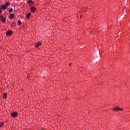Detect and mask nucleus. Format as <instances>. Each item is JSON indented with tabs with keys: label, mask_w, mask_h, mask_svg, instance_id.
<instances>
[{
	"label": "nucleus",
	"mask_w": 130,
	"mask_h": 130,
	"mask_svg": "<svg viewBox=\"0 0 130 130\" xmlns=\"http://www.w3.org/2000/svg\"><path fill=\"white\" fill-rule=\"evenodd\" d=\"M9 12L10 13H12V12H13V8H10L9 10Z\"/></svg>",
	"instance_id": "obj_14"
},
{
	"label": "nucleus",
	"mask_w": 130,
	"mask_h": 130,
	"mask_svg": "<svg viewBox=\"0 0 130 130\" xmlns=\"http://www.w3.org/2000/svg\"><path fill=\"white\" fill-rule=\"evenodd\" d=\"M71 65H72V63H70V64H69V66H71Z\"/></svg>",
	"instance_id": "obj_18"
},
{
	"label": "nucleus",
	"mask_w": 130,
	"mask_h": 130,
	"mask_svg": "<svg viewBox=\"0 0 130 130\" xmlns=\"http://www.w3.org/2000/svg\"><path fill=\"white\" fill-rule=\"evenodd\" d=\"M3 10H2V7H0V13H2Z\"/></svg>",
	"instance_id": "obj_16"
},
{
	"label": "nucleus",
	"mask_w": 130,
	"mask_h": 130,
	"mask_svg": "<svg viewBox=\"0 0 130 130\" xmlns=\"http://www.w3.org/2000/svg\"><path fill=\"white\" fill-rule=\"evenodd\" d=\"M7 97H8V94H7V93H4L3 94V98L4 99H7Z\"/></svg>",
	"instance_id": "obj_7"
},
{
	"label": "nucleus",
	"mask_w": 130,
	"mask_h": 130,
	"mask_svg": "<svg viewBox=\"0 0 130 130\" xmlns=\"http://www.w3.org/2000/svg\"><path fill=\"white\" fill-rule=\"evenodd\" d=\"M80 18H82V15L80 16Z\"/></svg>",
	"instance_id": "obj_19"
},
{
	"label": "nucleus",
	"mask_w": 130,
	"mask_h": 130,
	"mask_svg": "<svg viewBox=\"0 0 130 130\" xmlns=\"http://www.w3.org/2000/svg\"><path fill=\"white\" fill-rule=\"evenodd\" d=\"M27 3L29 4V5H32L33 4V1L32 0H28L27 1Z\"/></svg>",
	"instance_id": "obj_8"
},
{
	"label": "nucleus",
	"mask_w": 130,
	"mask_h": 130,
	"mask_svg": "<svg viewBox=\"0 0 130 130\" xmlns=\"http://www.w3.org/2000/svg\"><path fill=\"white\" fill-rule=\"evenodd\" d=\"M40 45H41V42H39L38 43H37L36 44V47H38V46H40Z\"/></svg>",
	"instance_id": "obj_5"
},
{
	"label": "nucleus",
	"mask_w": 130,
	"mask_h": 130,
	"mask_svg": "<svg viewBox=\"0 0 130 130\" xmlns=\"http://www.w3.org/2000/svg\"><path fill=\"white\" fill-rule=\"evenodd\" d=\"M1 8L2 9H3V10H6V9H7V7L5 5L1 6Z\"/></svg>",
	"instance_id": "obj_11"
},
{
	"label": "nucleus",
	"mask_w": 130,
	"mask_h": 130,
	"mask_svg": "<svg viewBox=\"0 0 130 130\" xmlns=\"http://www.w3.org/2000/svg\"><path fill=\"white\" fill-rule=\"evenodd\" d=\"M18 25H19V26L22 25V22H21V20H18Z\"/></svg>",
	"instance_id": "obj_13"
},
{
	"label": "nucleus",
	"mask_w": 130,
	"mask_h": 130,
	"mask_svg": "<svg viewBox=\"0 0 130 130\" xmlns=\"http://www.w3.org/2000/svg\"><path fill=\"white\" fill-rule=\"evenodd\" d=\"M9 5H10V2H6V3L4 5H5L6 7H7L8 6H9Z\"/></svg>",
	"instance_id": "obj_12"
},
{
	"label": "nucleus",
	"mask_w": 130,
	"mask_h": 130,
	"mask_svg": "<svg viewBox=\"0 0 130 130\" xmlns=\"http://www.w3.org/2000/svg\"><path fill=\"white\" fill-rule=\"evenodd\" d=\"M31 16V13H28L26 15V18L27 19H29L30 18V16Z\"/></svg>",
	"instance_id": "obj_9"
},
{
	"label": "nucleus",
	"mask_w": 130,
	"mask_h": 130,
	"mask_svg": "<svg viewBox=\"0 0 130 130\" xmlns=\"http://www.w3.org/2000/svg\"><path fill=\"white\" fill-rule=\"evenodd\" d=\"M3 125H4V123L3 122H1L0 123V127H2V126H3Z\"/></svg>",
	"instance_id": "obj_15"
},
{
	"label": "nucleus",
	"mask_w": 130,
	"mask_h": 130,
	"mask_svg": "<svg viewBox=\"0 0 130 130\" xmlns=\"http://www.w3.org/2000/svg\"><path fill=\"white\" fill-rule=\"evenodd\" d=\"M12 34V31H8L6 32V36H10Z\"/></svg>",
	"instance_id": "obj_6"
},
{
	"label": "nucleus",
	"mask_w": 130,
	"mask_h": 130,
	"mask_svg": "<svg viewBox=\"0 0 130 130\" xmlns=\"http://www.w3.org/2000/svg\"><path fill=\"white\" fill-rule=\"evenodd\" d=\"M17 115H18V112H13L12 113V116H13V117H16Z\"/></svg>",
	"instance_id": "obj_3"
},
{
	"label": "nucleus",
	"mask_w": 130,
	"mask_h": 130,
	"mask_svg": "<svg viewBox=\"0 0 130 130\" xmlns=\"http://www.w3.org/2000/svg\"><path fill=\"white\" fill-rule=\"evenodd\" d=\"M30 10L32 13H35V11H36V8H35V7H32L31 8Z\"/></svg>",
	"instance_id": "obj_4"
},
{
	"label": "nucleus",
	"mask_w": 130,
	"mask_h": 130,
	"mask_svg": "<svg viewBox=\"0 0 130 130\" xmlns=\"http://www.w3.org/2000/svg\"><path fill=\"white\" fill-rule=\"evenodd\" d=\"M14 15L13 14L10 15L9 18L10 19H14Z\"/></svg>",
	"instance_id": "obj_10"
},
{
	"label": "nucleus",
	"mask_w": 130,
	"mask_h": 130,
	"mask_svg": "<svg viewBox=\"0 0 130 130\" xmlns=\"http://www.w3.org/2000/svg\"><path fill=\"white\" fill-rule=\"evenodd\" d=\"M30 77H31V76H30V75H28V76H27V78H30Z\"/></svg>",
	"instance_id": "obj_17"
},
{
	"label": "nucleus",
	"mask_w": 130,
	"mask_h": 130,
	"mask_svg": "<svg viewBox=\"0 0 130 130\" xmlns=\"http://www.w3.org/2000/svg\"><path fill=\"white\" fill-rule=\"evenodd\" d=\"M113 110L114 111H122V110H123V109L119 107H117L116 108H114Z\"/></svg>",
	"instance_id": "obj_1"
},
{
	"label": "nucleus",
	"mask_w": 130,
	"mask_h": 130,
	"mask_svg": "<svg viewBox=\"0 0 130 130\" xmlns=\"http://www.w3.org/2000/svg\"><path fill=\"white\" fill-rule=\"evenodd\" d=\"M0 19L3 23L6 22V19H5V18H4V17L3 16H0Z\"/></svg>",
	"instance_id": "obj_2"
}]
</instances>
